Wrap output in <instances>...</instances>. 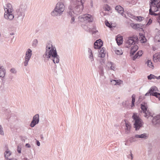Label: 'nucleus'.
Masks as SVG:
<instances>
[{"label":"nucleus","mask_w":160,"mask_h":160,"mask_svg":"<svg viewBox=\"0 0 160 160\" xmlns=\"http://www.w3.org/2000/svg\"><path fill=\"white\" fill-rule=\"evenodd\" d=\"M45 50V52L42 56L45 62L51 59L54 64L59 62V56L58 55L55 48L52 47L51 42L49 41L46 44Z\"/></svg>","instance_id":"f257e3e1"},{"label":"nucleus","mask_w":160,"mask_h":160,"mask_svg":"<svg viewBox=\"0 0 160 160\" xmlns=\"http://www.w3.org/2000/svg\"><path fill=\"white\" fill-rule=\"evenodd\" d=\"M149 13L151 15L158 16L157 19L160 26V0H150ZM155 38L158 42H160V31L155 36Z\"/></svg>","instance_id":"f03ea898"},{"label":"nucleus","mask_w":160,"mask_h":160,"mask_svg":"<svg viewBox=\"0 0 160 160\" xmlns=\"http://www.w3.org/2000/svg\"><path fill=\"white\" fill-rule=\"evenodd\" d=\"M26 8L27 6L25 3H20L13 12L14 17L17 19H20L22 20L25 17Z\"/></svg>","instance_id":"7ed1b4c3"},{"label":"nucleus","mask_w":160,"mask_h":160,"mask_svg":"<svg viewBox=\"0 0 160 160\" xmlns=\"http://www.w3.org/2000/svg\"><path fill=\"white\" fill-rule=\"evenodd\" d=\"M65 6L63 3L59 2L56 4L54 9L51 12V15L54 17L61 16L64 12Z\"/></svg>","instance_id":"20e7f679"},{"label":"nucleus","mask_w":160,"mask_h":160,"mask_svg":"<svg viewBox=\"0 0 160 160\" xmlns=\"http://www.w3.org/2000/svg\"><path fill=\"white\" fill-rule=\"evenodd\" d=\"M5 12L4 18L9 21L12 20L14 18V15L12 13L13 9L12 5L9 3L6 4L4 6Z\"/></svg>","instance_id":"39448f33"},{"label":"nucleus","mask_w":160,"mask_h":160,"mask_svg":"<svg viewBox=\"0 0 160 160\" xmlns=\"http://www.w3.org/2000/svg\"><path fill=\"white\" fill-rule=\"evenodd\" d=\"M132 118L135 122L134 126L135 130L136 131L139 130L143 125L142 120L139 117L137 113H134Z\"/></svg>","instance_id":"423d86ee"},{"label":"nucleus","mask_w":160,"mask_h":160,"mask_svg":"<svg viewBox=\"0 0 160 160\" xmlns=\"http://www.w3.org/2000/svg\"><path fill=\"white\" fill-rule=\"evenodd\" d=\"M78 19L81 22H92L93 20L92 16L88 14H86L83 16H80L78 17Z\"/></svg>","instance_id":"0eeeda50"},{"label":"nucleus","mask_w":160,"mask_h":160,"mask_svg":"<svg viewBox=\"0 0 160 160\" xmlns=\"http://www.w3.org/2000/svg\"><path fill=\"white\" fill-rule=\"evenodd\" d=\"M32 54V50L30 48L28 49L26 52L24 58V64L25 66H27L28 65V63L31 58Z\"/></svg>","instance_id":"6e6552de"},{"label":"nucleus","mask_w":160,"mask_h":160,"mask_svg":"<svg viewBox=\"0 0 160 160\" xmlns=\"http://www.w3.org/2000/svg\"><path fill=\"white\" fill-rule=\"evenodd\" d=\"M147 107L144 104H141V108L144 113V116L148 118L151 115V113L147 110Z\"/></svg>","instance_id":"1a4fd4ad"},{"label":"nucleus","mask_w":160,"mask_h":160,"mask_svg":"<svg viewBox=\"0 0 160 160\" xmlns=\"http://www.w3.org/2000/svg\"><path fill=\"white\" fill-rule=\"evenodd\" d=\"M149 117L152 118V122L153 125L157 126L160 125V115H157L153 116L151 114V115Z\"/></svg>","instance_id":"9d476101"},{"label":"nucleus","mask_w":160,"mask_h":160,"mask_svg":"<svg viewBox=\"0 0 160 160\" xmlns=\"http://www.w3.org/2000/svg\"><path fill=\"white\" fill-rule=\"evenodd\" d=\"M83 8V5L77 4L72 12H73V13L76 15L79 14L82 12Z\"/></svg>","instance_id":"9b49d317"},{"label":"nucleus","mask_w":160,"mask_h":160,"mask_svg":"<svg viewBox=\"0 0 160 160\" xmlns=\"http://www.w3.org/2000/svg\"><path fill=\"white\" fill-rule=\"evenodd\" d=\"M39 120V115L38 114H36L33 117L32 120L30 124L31 127L32 128L34 127L38 123Z\"/></svg>","instance_id":"f8f14e48"},{"label":"nucleus","mask_w":160,"mask_h":160,"mask_svg":"<svg viewBox=\"0 0 160 160\" xmlns=\"http://www.w3.org/2000/svg\"><path fill=\"white\" fill-rule=\"evenodd\" d=\"M137 40H138V38L137 37H130L128 38V39L126 41V43L129 45H133L135 44Z\"/></svg>","instance_id":"ddd939ff"},{"label":"nucleus","mask_w":160,"mask_h":160,"mask_svg":"<svg viewBox=\"0 0 160 160\" xmlns=\"http://www.w3.org/2000/svg\"><path fill=\"white\" fill-rule=\"evenodd\" d=\"M130 26L133 29L135 30H138L139 29H142V26L143 25L141 24L132 23L131 24Z\"/></svg>","instance_id":"4468645a"},{"label":"nucleus","mask_w":160,"mask_h":160,"mask_svg":"<svg viewBox=\"0 0 160 160\" xmlns=\"http://www.w3.org/2000/svg\"><path fill=\"white\" fill-rule=\"evenodd\" d=\"M99 54L98 56L101 58H103L105 57L106 53V49L104 48H102V49L99 51Z\"/></svg>","instance_id":"2eb2a0df"},{"label":"nucleus","mask_w":160,"mask_h":160,"mask_svg":"<svg viewBox=\"0 0 160 160\" xmlns=\"http://www.w3.org/2000/svg\"><path fill=\"white\" fill-rule=\"evenodd\" d=\"M148 135L146 133H144L140 135L136 134L135 136V137L136 138H141L143 139H147L148 138Z\"/></svg>","instance_id":"dca6fc26"},{"label":"nucleus","mask_w":160,"mask_h":160,"mask_svg":"<svg viewBox=\"0 0 160 160\" xmlns=\"http://www.w3.org/2000/svg\"><path fill=\"white\" fill-rule=\"evenodd\" d=\"M115 10L118 13L122 15L123 16V13L124 12L123 8L120 6H117L115 8Z\"/></svg>","instance_id":"f3484780"},{"label":"nucleus","mask_w":160,"mask_h":160,"mask_svg":"<svg viewBox=\"0 0 160 160\" xmlns=\"http://www.w3.org/2000/svg\"><path fill=\"white\" fill-rule=\"evenodd\" d=\"M68 14L71 17V20L70 22L72 24L74 23L75 22V16L74 15V14L73 13V12H72V11H70L68 12Z\"/></svg>","instance_id":"a211bd4d"},{"label":"nucleus","mask_w":160,"mask_h":160,"mask_svg":"<svg viewBox=\"0 0 160 160\" xmlns=\"http://www.w3.org/2000/svg\"><path fill=\"white\" fill-rule=\"evenodd\" d=\"M154 62H157L160 61V53H157L154 54L153 56Z\"/></svg>","instance_id":"6ab92c4d"},{"label":"nucleus","mask_w":160,"mask_h":160,"mask_svg":"<svg viewBox=\"0 0 160 160\" xmlns=\"http://www.w3.org/2000/svg\"><path fill=\"white\" fill-rule=\"evenodd\" d=\"M100 71L99 72V74L100 75V78L101 79V80H104L105 78V77L104 76V73L103 72V69L102 67H100Z\"/></svg>","instance_id":"aec40b11"},{"label":"nucleus","mask_w":160,"mask_h":160,"mask_svg":"<svg viewBox=\"0 0 160 160\" xmlns=\"http://www.w3.org/2000/svg\"><path fill=\"white\" fill-rule=\"evenodd\" d=\"M6 73V71L5 69L3 67H0V77L4 78Z\"/></svg>","instance_id":"412c9836"},{"label":"nucleus","mask_w":160,"mask_h":160,"mask_svg":"<svg viewBox=\"0 0 160 160\" xmlns=\"http://www.w3.org/2000/svg\"><path fill=\"white\" fill-rule=\"evenodd\" d=\"M149 91L151 92V94H150V96H151L152 95V94H153V93H154L158 91V90L156 87L155 86H152L150 88Z\"/></svg>","instance_id":"4be33fe9"},{"label":"nucleus","mask_w":160,"mask_h":160,"mask_svg":"<svg viewBox=\"0 0 160 160\" xmlns=\"http://www.w3.org/2000/svg\"><path fill=\"white\" fill-rule=\"evenodd\" d=\"M122 37H117L116 38L117 42L118 45H120L122 43Z\"/></svg>","instance_id":"5701e85b"},{"label":"nucleus","mask_w":160,"mask_h":160,"mask_svg":"<svg viewBox=\"0 0 160 160\" xmlns=\"http://www.w3.org/2000/svg\"><path fill=\"white\" fill-rule=\"evenodd\" d=\"M139 39L140 42L142 43H144L146 42L147 41L145 36L143 35H142L140 36Z\"/></svg>","instance_id":"b1692460"},{"label":"nucleus","mask_w":160,"mask_h":160,"mask_svg":"<svg viewBox=\"0 0 160 160\" xmlns=\"http://www.w3.org/2000/svg\"><path fill=\"white\" fill-rule=\"evenodd\" d=\"M126 133L127 134H128L129 133L130 131L131 127L130 124L128 123H126Z\"/></svg>","instance_id":"393cba45"},{"label":"nucleus","mask_w":160,"mask_h":160,"mask_svg":"<svg viewBox=\"0 0 160 160\" xmlns=\"http://www.w3.org/2000/svg\"><path fill=\"white\" fill-rule=\"evenodd\" d=\"M98 40H97L94 43V48L95 49H98L100 48L102 46H100L99 45V43L97 42H98Z\"/></svg>","instance_id":"a878e982"},{"label":"nucleus","mask_w":160,"mask_h":160,"mask_svg":"<svg viewBox=\"0 0 160 160\" xmlns=\"http://www.w3.org/2000/svg\"><path fill=\"white\" fill-rule=\"evenodd\" d=\"M134 19L138 21L141 22L143 20L144 18L141 16H136L135 17Z\"/></svg>","instance_id":"bb28decb"},{"label":"nucleus","mask_w":160,"mask_h":160,"mask_svg":"<svg viewBox=\"0 0 160 160\" xmlns=\"http://www.w3.org/2000/svg\"><path fill=\"white\" fill-rule=\"evenodd\" d=\"M136 96L135 94H133L132 95V107L134 106V102L135 101Z\"/></svg>","instance_id":"cd10ccee"},{"label":"nucleus","mask_w":160,"mask_h":160,"mask_svg":"<svg viewBox=\"0 0 160 160\" xmlns=\"http://www.w3.org/2000/svg\"><path fill=\"white\" fill-rule=\"evenodd\" d=\"M135 141V140L133 137H131L128 140H126V142L127 143H128V142H129L130 143H132Z\"/></svg>","instance_id":"c85d7f7f"},{"label":"nucleus","mask_w":160,"mask_h":160,"mask_svg":"<svg viewBox=\"0 0 160 160\" xmlns=\"http://www.w3.org/2000/svg\"><path fill=\"white\" fill-rule=\"evenodd\" d=\"M152 96L158 98L159 100H160V93L156 92L152 94Z\"/></svg>","instance_id":"c756f323"},{"label":"nucleus","mask_w":160,"mask_h":160,"mask_svg":"<svg viewBox=\"0 0 160 160\" xmlns=\"http://www.w3.org/2000/svg\"><path fill=\"white\" fill-rule=\"evenodd\" d=\"M38 41L37 39H34L32 42V46L33 47L35 48L36 47L38 44Z\"/></svg>","instance_id":"7c9ffc66"},{"label":"nucleus","mask_w":160,"mask_h":160,"mask_svg":"<svg viewBox=\"0 0 160 160\" xmlns=\"http://www.w3.org/2000/svg\"><path fill=\"white\" fill-rule=\"evenodd\" d=\"M89 58L91 62L93 63L94 62V58L92 53L89 54Z\"/></svg>","instance_id":"2f4dec72"},{"label":"nucleus","mask_w":160,"mask_h":160,"mask_svg":"<svg viewBox=\"0 0 160 160\" xmlns=\"http://www.w3.org/2000/svg\"><path fill=\"white\" fill-rule=\"evenodd\" d=\"M103 9H104V11H109L110 9V7L108 5L106 4L103 7Z\"/></svg>","instance_id":"473e14b6"},{"label":"nucleus","mask_w":160,"mask_h":160,"mask_svg":"<svg viewBox=\"0 0 160 160\" xmlns=\"http://www.w3.org/2000/svg\"><path fill=\"white\" fill-rule=\"evenodd\" d=\"M147 78L148 79L151 80L152 79L156 78V76H154L153 74H150L148 76Z\"/></svg>","instance_id":"72a5a7b5"},{"label":"nucleus","mask_w":160,"mask_h":160,"mask_svg":"<svg viewBox=\"0 0 160 160\" xmlns=\"http://www.w3.org/2000/svg\"><path fill=\"white\" fill-rule=\"evenodd\" d=\"M10 155L11 153L9 151H7L5 153V157L6 158H8V157Z\"/></svg>","instance_id":"f704fd0d"},{"label":"nucleus","mask_w":160,"mask_h":160,"mask_svg":"<svg viewBox=\"0 0 160 160\" xmlns=\"http://www.w3.org/2000/svg\"><path fill=\"white\" fill-rule=\"evenodd\" d=\"M147 62L148 64V65L149 67L151 68L153 67V65H152V62L150 60H148Z\"/></svg>","instance_id":"c9c22d12"},{"label":"nucleus","mask_w":160,"mask_h":160,"mask_svg":"<svg viewBox=\"0 0 160 160\" xmlns=\"http://www.w3.org/2000/svg\"><path fill=\"white\" fill-rule=\"evenodd\" d=\"M78 5H83L84 2V0H77Z\"/></svg>","instance_id":"e433bc0d"},{"label":"nucleus","mask_w":160,"mask_h":160,"mask_svg":"<svg viewBox=\"0 0 160 160\" xmlns=\"http://www.w3.org/2000/svg\"><path fill=\"white\" fill-rule=\"evenodd\" d=\"M132 58L133 60H135L136 59L138 58H140L139 55H138L137 53L134 56L133 55L132 56Z\"/></svg>","instance_id":"4c0bfd02"},{"label":"nucleus","mask_w":160,"mask_h":160,"mask_svg":"<svg viewBox=\"0 0 160 160\" xmlns=\"http://www.w3.org/2000/svg\"><path fill=\"white\" fill-rule=\"evenodd\" d=\"M0 134L2 135H3L4 134L3 128L1 125H0Z\"/></svg>","instance_id":"58836bf2"},{"label":"nucleus","mask_w":160,"mask_h":160,"mask_svg":"<svg viewBox=\"0 0 160 160\" xmlns=\"http://www.w3.org/2000/svg\"><path fill=\"white\" fill-rule=\"evenodd\" d=\"M138 48V46L137 45H135L133 46H132L131 47V49H133V50H137Z\"/></svg>","instance_id":"ea45409f"},{"label":"nucleus","mask_w":160,"mask_h":160,"mask_svg":"<svg viewBox=\"0 0 160 160\" xmlns=\"http://www.w3.org/2000/svg\"><path fill=\"white\" fill-rule=\"evenodd\" d=\"M105 23L106 25L109 27V28H111L112 27V25L108 22V21H105Z\"/></svg>","instance_id":"a19ab883"},{"label":"nucleus","mask_w":160,"mask_h":160,"mask_svg":"<svg viewBox=\"0 0 160 160\" xmlns=\"http://www.w3.org/2000/svg\"><path fill=\"white\" fill-rule=\"evenodd\" d=\"M116 53L118 55H121L122 53V52L121 51H119V50H116L115 51Z\"/></svg>","instance_id":"79ce46f5"},{"label":"nucleus","mask_w":160,"mask_h":160,"mask_svg":"<svg viewBox=\"0 0 160 160\" xmlns=\"http://www.w3.org/2000/svg\"><path fill=\"white\" fill-rule=\"evenodd\" d=\"M137 50H133V49H131L130 55L131 57L134 55V53L136 52Z\"/></svg>","instance_id":"37998d69"},{"label":"nucleus","mask_w":160,"mask_h":160,"mask_svg":"<svg viewBox=\"0 0 160 160\" xmlns=\"http://www.w3.org/2000/svg\"><path fill=\"white\" fill-rule=\"evenodd\" d=\"M17 150L18 153H21V145L18 146Z\"/></svg>","instance_id":"c03bdc74"},{"label":"nucleus","mask_w":160,"mask_h":160,"mask_svg":"<svg viewBox=\"0 0 160 160\" xmlns=\"http://www.w3.org/2000/svg\"><path fill=\"white\" fill-rule=\"evenodd\" d=\"M10 72H11L14 74H15L17 73V71L15 68H11L10 69Z\"/></svg>","instance_id":"a18cd8bd"},{"label":"nucleus","mask_w":160,"mask_h":160,"mask_svg":"<svg viewBox=\"0 0 160 160\" xmlns=\"http://www.w3.org/2000/svg\"><path fill=\"white\" fill-rule=\"evenodd\" d=\"M110 82L112 85H116V80L111 79Z\"/></svg>","instance_id":"49530a36"},{"label":"nucleus","mask_w":160,"mask_h":160,"mask_svg":"<svg viewBox=\"0 0 160 160\" xmlns=\"http://www.w3.org/2000/svg\"><path fill=\"white\" fill-rule=\"evenodd\" d=\"M122 81L120 80H116V85H119L121 84Z\"/></svg>","instance_id":"de8ad7c7"},{"label":"nucleus","mask_w":160,"mask_h":160,"mask_svg":"<svg viewBox=\"0 0 160 160\" xmlns=\"http://www.w3.org/2000/svg\"><path fill=\"white\" fill-rule=\"evenodd\" d=\"M98 40V41L97 42H98V43H99V45L100 46H102L103 44L102 41V40H101L100 39H99Z\"/></svg>","instance_id":"09e8293b"},{"label":"nucleus","mask_w":160,"mask_h":160,"mask_svg":"<svg viewBox=\"0 0 160 160\" xmlns=\"http://www.w3.org/2000/svg\"><path fill=\"white\" fill-rule=\"evenodd\" d=\"M128 158L129 159H132L133 158V155L132 153H131V154L130 155H128Z\"/></svg>","instance_id":"8fccbe9b"},{"label":"nucleus","mask_w":160,"mask_h":160,"mask_svg":"<svg viewBox=\"0 0 160 160\" xmlns=\"http://www.w3.org/2000/svg\"><path fill=\"white\" fill-rule=\"evenodd\" d=\"M137 53L138 55H139V57H140L143 53L142 51V50L139 51Z\"/></svg>","instance_id":"3c124183"},{"label":"nucleus","mask_w":160,"mask_h":160,"mask_svg":"<svg viewBox=\"0 0 160 160\" xmlns=\"http://www.w3.org/2000/svg\"><path fill=\"white\" fill-rule=\"evenodd\" d=\"M83 28H84V29L87 31H90V28H88L87 26L86 25H84V27H83Z\"/></svg>","instance_id":"603ef678"},{"label":"nucleus","mask_w":160,"mask_h":160,"mask_svg":"<svg viewBox=\"0 0 160 160\" xmlns=\"http://www.w3.org/2000/svg\"><path fill=\"white\" fill-rule=\"evenodd\" d=\"M106 11H103L100 13L101 15L102 16L106 15L107 14L105 12Z\"/></svg>","instance_id":"864d4df0"},{"label":"nucleus","mask_w":160,"mask_h":160,"mask_svg":"<svg viewBox=\"0 0 160 160\" xmlns=\"http://www.w3.org/2000/svg\"><path fill=\"white\" fill-rule=\"evenodd\" d=\"M152 22V20L151 18H150L149 19V20L148 22L147 25H150V24Z\"/></svg>","instance_id":"5fc2aeb1"},{"label":"nucleus","mask_w":160,"mask_h":160,"mask_svg":"<svg viewBox=\"0 0 160 160\" xmlns=\"http://www.w3.org/2000/svg\"><path fill=\"white\" fill-rule=\"evenodd\" d=\"M26 147H27L28 148H31V146L29 143H26L25 145Z\"/></svg>","instance_id":"6e6d98bb"},{"label":"nucleus","mask_w":160,"mask_h":160,"mask_svg":"<svg viewBox=\"0 0 160 160\" xmlns=\"http://www.w3.org/2000/svg\"><path fill=\"white\" fill-rule=\"evenodd\" d=\"M150 94H151V92H150V91L149 90L148 91V92L146 93L145 94V96H149V95L150 96Z\"/></svg>","instance_id":"4d7b16f0"},{"label":"nucleus","mask_w":160,"mask_h":160,"mask_svg":"<svg viewBox=\"0 0 160 160\" xmlns=\"http://www.w3.org/2000/svg\"><path fill=\"white\" fill-rule=\"evenodd\" d=\"M111 65H112L111 66V70H114V69H115V68L114 67V66H112V62H111Z\"/></svg>","instance_id":"13d9d810"},{"label":"nucleus","mask_w":160,"mask_h":160,"mask_svg":"<svg viewBox=\"0 0 160 160\" xmlns=\"http://www.w3.org/2000/svg\"><path fill=\"white\" fill-rule=\"evenodd\" d=\"M36 144L38 146H40V145L39 142L38 140L36 141Z\"/></svg>","instance_id":"bf43d9fd"},{"label":"nucleus","mask_w":160,"mask_h":160,"mask_svg":"<svg viewBox=\"0 0 160 160\" xmlns=\"http://www.w3.org/2000/svg\"><path fill=\"white\" fill-rule=\"evenodd\" d=\"M88 52L89 54L92 53V51L91 49L88 48Z\"/></svg>","instance_id":"052dcab7"},{"label":"nucleus","mask_w":160,"mask_h":160,"mask_svg":"<svg viewBox=\"0 0 160 160\" xmlns=\"http://www.w3.org/2000/svg\"><path fill=\"white\" fill-rule=\"evenodd\" d=\"M22 160H28V158H25L22 159Z\"/></svg>","instance_id":"680f3d73"},{"label":"nucleus","mask_w":160,"mask_h":160,"mask_svg":"<svg viewBox=\"0 0 160 160\" xmlns=\"http://www.w3.org/2000/svg\"><path fill=\"white\" fill-rule=\"evenodd\" d=\"M156 78L157 79H160V75L158 77H156Z\"/></svg>","instance_id":"e2e57ef3"},{"label":"nucleus","mask_w":160,"mask_h":160,"mask_svg":"<svg viewBox=\"0 0 160 160\" xmlns=\"http://www.w3.org/2000/svg\"><path fill=\"white\" fill-rule=\"evenodd\" d=\"M103 1L104 2H106L107 0H103Z\"/></svg>","instance_id":"0e129e2a"},{"label":"nucleus","mask_w":160,"mask_h":160,"mask_svg":"<svg viewBox=\"0 0 160 160\" xmlns=\"http://www.w3.org/2000/svg\"><path fill=\"white\" fill-rule=\"evenodd\" d=\"M130 154H131V153H132V151L130 150Z\"/></svg>","instance_id":"69168bd1"},{"label":"nucleus","mask_w":160,"mask_h":160,"mask_svg":"<svg viewBox=\"0 0 160 160\" xmlns=\"http://www.w3.org/2000/svg\"><path fill=\"white\" fill-rule=\"evenodd\" d=\"M127 143L126 142V143L125 144V145H126H126H127Z\"/></svg>","instance_id":"338daca9"},{"label":"nucleus","mask_w":160,"mask_h":160,"mask_svg":"<svg viewBox=\"0 0 160 160\" xmlns=\"http://www.w3.org/2000/svg\"><path fill=\"white\" fill-rule=\"evenodd\" d=\"M11 160V159H7V160Z\"/></svg>","instance_id":"774afa93"}]
</instances>
